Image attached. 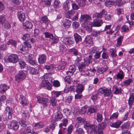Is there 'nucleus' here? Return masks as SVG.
Returning <instances> with one entry per match:
<instances>
[{
    "label": "nucleus",
    "mask_w": 134,
    "mask_h": 134,
    "mask_svg": "<svg viewBox=\"0 0 134 134\" xmlns=\"http://www.w3.org/2000/svg\"><path fill=\"white\" fill-rule=\"evenodd\" d=\"M85 127L89 131L92 132L93 131L95 134H103V130L98 128V130H97V127L96 126L92 125L87 123L85 125Z\"/></svg>",
    "instance_id": "f257e3e1"
},
{
    "label": "nucleus",
    "mask_w": 134,
    "mask_h": 134,
    "mask_svg": "<svg viewBox=\"0 0 134 134\" xmlns=\"http://www.w3.org/2000/svg\"><path fill=\"white\" fill-rule=\"evenodd\" d=\"M70 86L68 88V90L70 91H74L75 90L77 93H82L84 90L83 86L82 84H75Z\"/></svg>",
    "instance_id": "f03ea898"
},
{
    "label": "nucleus",
    "mask_w": 134,
    "mask_h": 134,
    "mask_svg": "<svg viewBox=\"0 0 134 134\" xmlns=\"http://www.w3.org/2000/svg\"><path fill=\"white\" fill-rule=\"evenodd\" d=\"M37 102L39 103L42 104L43 107H46L48 105V103L49 102V99L46 97H41L37 96H36Z\"/></svg>",
    "instance_id": "7ed1b4c3"
},
{
    "label": "nucleus",
    "mask_w": 134,
    "mask_h": 134,
    "mask_svg": "<svg viewBox=\"0 0 134 134\" xmlns=\"http://www.w3.org/2000/svg\"><path fill=\"white\" fill-rule=\"evenodd\" d=\"M62 41L64 44L67 46H70L74 43L73 39L71 37L67 36L62 38Z\"/></svg>",
    "instance_id": "20e7f679"
},
{
    "label": "nucleus",
    "mask_w": 134,
    "mask_h": 134,
    "mask_svg": "<svg viewBox=\"0 0 134 134\" xmlns=\"http://www.w3.org/2000/svg\"><path fill=\"white\" fill-rule=\"evenodd\" d=\"M99 91L100 93L104 94V97H109L112 95L111 89L106 87L100 88L99 90Z\"/></svg>",
    "instance_id": "39448f33"
},
{
    "label": "nucleus",
    "mask_w": 134,
    "mask_h": 134,
    "mask_svg": "<svg viewBox=\"0 0 134 134\" xmlns=\"http://www.w3.org/2000/svg\"><path fill=\"white\" fill-rule=\"evenodd\" d=\"M26 77L25 73L22 71H19L15 76V80L19 83L25 79Z\"/></svg>",
    "instance_id": "423d86ee"
},
{
    "label": "nucleus",
    "mask_w": 134,
    "mask_h": 134,
    "mask_svg": "<svg viewBox=\"0 0 134 134\" xmlns=\"http://www.w3.org/2000/svg\"><path fill=\"white\" fill-rule=\"evenodd\" d=\"M19 101L22 106L27 105L29 103L28 100L23 95L20 94L17 96Z\"/></svg>",
    "instance_id": "0eeeda50"
},
{
    "label": "nucleus",
    "mask_w": 134,
    "mask_h": 134,
    "mask_svg": "<svg viewBox=\"0 0 134 134\" xmlns=\"http://www.w3.org/2000/svg\"><path fill=\"white\" fill-rule=\"evenodd\" d=\"M19 60L18 55L15 54H12L10 55L8 58L9 62L13 63H16Z\"/></svg>",
    "instance_id": "6e6552de"
},
{
    "label": "nucleus",
    "mask_w": 134,
    "mask_h": 134,
    "mask_svg": "<svg viewBox=\"0 0 134 134\" xmlns=\"http://www.w3.org/2000/svg\"><path fill=\"white\" fill-rule=\"evenodd\" d=\"M8 127L10 129H12L14 131L17 130L19 128V126L18 123L15 120L11 122L8 125Z\"/></svg>",
    "instance_id": "1a4fd4ad"
},
{
    "label": "nucleus",
    "mask_w": 134,
    "mask_h": 134,
    "mask_svg": "<svg viewBox=\"0 0 134 134\" xmlns=\"http://www.w3.org/2000/svg\"><path fill=\"white\" fill-rule=\"evenodd\" d=\"M91 19V17L89 15L86 14L81 15L79 19L80 21L84 23H87Z\"/></svg>",
    "instance_id": "9d476101"
},
{
    "label": "nucleus",
    "mask_w": 134,
    "mask_h": 134,
    "mask_svg": "<svg viewBox=\"0 0 134 134\" xmlns=\"http://www.w3.org/2000/svg\"><path fill=\"white\" fill-rule=\"evenodd\" d=\"M84 43L89 47L93 45V42L92 39L90 36L88 35L86 36L85 39Z\"/></svg>",
    "instance_id": "9b49d317"
},
{
    "label": "nucleus",
    "mask_w": 134,
    "mask_h": 134,
    "mask_svg": "<svg viewBox=\"0 0 134 134\" xmlns=\"http://www.w3.org/2000/svg\"><path fill=\"white\" fill-rule=\"evenodd\" d=\"M63 116L62 113L59 111H58L55 113V115L52 117V119L54 121H58L60 120Z\"/></svg>",
    "instance_id": "f8f14e48"
},
{
    "label": "nucleus",
    "mask_w": 134,
    "mask_h": 134,
    "mask_svg": "<svg viewBox=\"0 0 134 134\" xmlns=\"http://www.w3.org/2000/svg\"><path fill=\"white\" fill-rule=\"evenodd\" d=\"M90 23L92 26L95 27L100 26L103 23L102 20L99 19H96L93 22Z\"/></svg>",
    "instance_id": "ddd939ff"
},
{
    "label": "nucleus",
    "mask_w": 134,
    "mask_h": 134,
    "mask_svg": "<svg viewBox=\"0 0 134 134\" xmlns=\"http://www.w3.org/2000/svg\"><path fill=\"white\" fill-rule=\"evenodd\" d=\"M46 79H43L42 80V84H60V82L57 80H54L53 79H52L48 81Z\"/></svg>",
    "instance_id": "4468645a"
},
{
    "label": "nucleus",
    "mask_w": 134,
    "mask_h": 134,
    "mask_svg": "<svg viewBox=\"0 0 134 134\" xmlns=\"http://www.w3.org/2000/svg\"><path fill=\"white\" fill-rule=\"evenodd\" d=\"M17 15L18 19L21 22H23L25 19V14L22 12H18Z\"/></svg>",
    "instance_id": "2eb2a0df"
},
{
    "label": "nucleus",
    "mask_w": 134,
    "mask_h": 134,
    "mask_svg": "<svg viewBox=\"0 0 134 134\" xmlns=\"http://www.w3.org/2000/svg\"><path fill=\"white\" fill-rule=\"evenodd\" d=\"M46 60V56L44 54L41 55L38 59V63L41 64H44Z\"/></svg>",
    "instance_id": "dca6fc26"
},
{
    "label": "nucleus",
    "mask_w": 134,
    "mask_h": 134,
    "mask_svg": "<svg viewBox=\"0 0 134 134\" xmlns=\"http://www.w3.org/2000/svg\"><path fill=\"white\" fill-rule=\"evenodd\" d=\"M69 51L70 52H72L74 55L76 56L77 57L80 56V55H81V53L78 51L74 48L69 49Z\"/></svg>",
    "instance_id": "f3484780"
},
{
    "label": "nucleus",
    "mask_w": 134,
    "mask_h": 134,
    "mask_svg": "<svg viewBox=\"0 0 134 134\" xmlns=\"http://www.w3.org/2000/svg\"><path fill=\"white\" fill-rule=\"evenodd\" d=\"M23 25L25 27V29H30L32 27V23L29 21H26L25 23H23Z\"/></svg>",
    "instance_id": "a211bd4d"
},
{
    "label": "nucleus",
    "mask_w": 134,
    "mask_h": 134,
    "mask_svg": "<svg viewBox=\"0 0 134 134\" xmlns=\"http://www.w3.org/2000/svg\"><path fill=\"white\" fill-rule=\"evenodd\" d=\"M9 88V87L5 84H1L0 85V92L2 93H4Z\"/></svg>",
    "instance_id": "6ab92c4d"
},
{
    "label": "nucleus",
    "mask_w": 134,
    "mask_h": 134,
    "mask_svg": "<svg viewBox=\"0 0 134 134\" xmlns=\"http://www.w3.org/2000/svg\"><path fill=\"white\" fill-rule=\"evenodd\" d=\"M105 11L104 9H103L99 13H96L93 14V18H101L103 14H105Z\"/></svg>",
    "instance_id": "aec40b11"
},
{
    "label": "nucleus",
    "mask_w": 134,
    "mask_h": 134,
    "mask_svg": "<svg viewBox=\"0 0 134 134\" xmlns=\"http://www.w3.org/2000/svg\"><path fill=\"white\" fill-rule=\"evenodd\" d=\"M88 111L87 113L88 115L91 114V113L96 112L97 110V108L96 107L94 106H92L90 108H88Z\"/></svg>",
    "instance_id": "412c9836"
},
{
    "label": "nucleus",
    "mask_w": 134,
    "mask_h": 134,
    "mask_svg": "<svg viewBox=\"0 0 134 134\" xmlns=\"http://www.w3.org/2000/svg\"><path fill=\"white\" fill-rule=\"evenodd\" d=\"M64 80L65 82H67V83L69 84L71 83V81L72 82H73V83L75 84V83H76L78 82L77 80H74L73 81L72 79L71 78H70V77L66 76L64 78Z\"/></svg>",
    "instance_id": "4be33fe9"
},
{
    "label": "nucleus",
    "mask_w": 134,
    "mask_h": 134,
    "mask_svg": "<svg viewBox=\"0 0 134 134\" xmlns=\"http://www.w3.org/2000/svg\"><path fill=\"white\" fill-rule=\"evenodd\" d=\"M74 37L76 43H77L80 41H81L82 40L81 37L77 33H75L74 35Z\"/></svg>",
    "instance_id": "5701e85b"
},
{
    "label": "nucleus",
    "mask_w": 134,
    "mask_h": 134,
    "mask_svg": "<svg viewBox=\"0 0 134 134\" xmlns=\"http://www.w3.org/2000/svg\"><path fill=\"white\" fill-rule=\"evenodd\" d=\"M71 3L69 2H65L64 3L63 8L64 10L67 11L69 9L70 5L71 4Z\"/></svg>",
    "instance_id": "b1692460"
},
{
    "label": "nucleus",
    "mask_w": 134,
    "mask_h": 134,
    "mask_svg": "<svg viewBox=\"0 0 134 134\" xmlns=\"http://www.w3.org/2000/svg\"><path fill=\"white\" fill-rule=\"evenodd\" d=\"M75 11L73 10L69 11L65 14V17L68 18H70L75 14Z\"/></svg>",
    "instance_id": "393cba45"
},
{
    "label": "nucleus",
    "mask_w": 134,
    "mask_h": 134,
    "mask_svg": "<svg viewBox=\"0 0 134 134\" xmlns=\"http://www.w3.org/2000/svg\"><path fill=\"white\" fill-rule=\"evenodd\" d=\"M66 66V63L64 61H61L60 65L58 67V70H64Z\"/></svg>",
    "instance_id": "a878e982"
},
{
    "label": "nucleus",
    "mask_w": 134,
    "mask_h": 134,
    "mask_svg": "<svg viewBox=\"0 0 134 134\" xmlns=\"http://www.w3.org/2000/svg\"><path fill=\"white\" fill-rule=\"evenodd\" d=\"M31 126H29L25 128L24 130L22 131V132L24 134H27L31 133Z\"/></svg>",
    "instance_id": "bb28decb"
},
{
    "label": "nucleus",
    "mask_w": 134,
    "mask_h": 134,
    "mask_svg": "<svg viewBox=\"0 0 134 134\" xmlns=\"http://www.w3.org/2000/svg\"><path fill=\"white\" fill-rule=\"evenodd\" d=\"M68 120L66 119H64L62 120V123L60 124L59 125V127L62 128L63 126L66 127L68 124Z\"/></svg>",
    "instance_id": "cd10ccee"
},
{
    "label": "nucleus",
    "mask_w": 134,
    "mask_h": 134,
    "mask_svg": "<svg viewBox=\"0 0 134 134\" xmlns=\"http://www.w3.org/2000/svg\"><path fill=\"white\" fill-rule=\"evenodd\" d=\"M44 126L43 123L42 122H39L35 124L34 127L35 129L42 128Z\"/></svg>",
    "instance_id": "c85d7f7f"
},
{
    "label": "nucleus",
    "mask_w": 134,
    "mask_h": 134,
    "mask_svg": "<svg viewBox=\"0 0 134 134\" xmlns=\"http://www.w3.org/2000/svg\"><path fill=\"white\" fill-rule=\"evenodd\" d=\"M71 22L69 20L66 19L65 20V21L63 24V25L66 29H68L70 27Z\"/></svg>",
    "instance_id": "c756f323"
},
{
    "label": "nucleus",
    "mask_w": 134,
    "mask_h": 134,
    "mask_svg": "<svg viewBox=\"0 0 134 134\" xmlns=\"http://www.w3.org/2000/svg\"><path fill=\"white\" fill-rule=\"evenodd\" d=\"M50 104L53 106H55L57 103V99L53 97L50 98Z\"/></svg>",
    "instance_id": "7c9ffc66"
},
{
    "label": "nucleus",
    "mask_w": 134,
    "mask_h": 134,
    "mask_svg": "<svg viewBox=\"0 0 134 134\" xmlns=\"http://www.w3.org/2000/svg\"><path fill=\"white\" fill-rule=\"evenodd\" d=\"M92 59L91 56L89 55L88 58H86L84 59V64L85 65L88 66L91 62V60Z\"/></svg>",
    "instance_id": "2f4dec72"
},
{
    "label": "nucleus",
    "mask_w": 134,
    "mask_h": 134,
    "mask_svg": "<svg viewBox=\"0 0 134 134\" xmlns=\"http://www.w3.org/2000/svg\"><path fill=\"white\" fill-rule=\"evenodd\" d=\"M5 110L8 112V118L10 119L12 117V108L9 107H7L6 108Z\"/></svg>",
    "instance_id": "473e14b6"
},
{
    "label": "nucleus",
    "mask_w": 134,
    "mask_h": 134,
    "mask_svg": "<svg viewBox=\"0 0 134 134\" xmlns=\"http://www.w3.org/2000/svg\"><path fill=\"white\" fill-rule=\"evenodd\" d=\"M103 118L101 113H97L96 115V120L98 122H100L102 120Z\"/></svg>",
    "instance_id": "72a5a7b5"
},
{
    "label": "nucleus",
    "mask_w": 134,
    "mask_h": 134,
    "mask_svg": "<svg viewBox=\"0 0 134 134\" xmlns=\"http://www.w3.org/2000/svg\"><path fill=\"white\" fill-rule=\"evenodd\" d=\"M8 45L11 44L12 46H14V47H16V41L13 40H10L7 43Z\"/></svg>",
    "instance_id": "f704fd0d"
},
{
    "label": "nucleus",
    "mask_w": 134,
    "mask_h": 134,
    "mask_svg": "<svg viewBox=\"0 0 134 134\" xmlns=\"http://www.w3.org/2000/svg\"><path fill=\"white\" fill-rule=\"evenodd\" d=\"M121 124V121H118L115 122L111 123L110 125L111 127L117 128L120 126Z\"/></svg>",
    "instance_id": "c9c22d12"
},
{
    "label": "nucleus",
    "mask_w": 134,
    "mask_h": 134,
    "mask_svg": "<svg viewBox=\"0 0 134 134\" xmlns=\"http://www.w3.org/2000/svg\"><path fill=\"white\" fill-rule=\"evenodd\" d=\"M109 51L111 53V55L113 58L115 57L117 55L116 54V50L115 49H110Z\"/></svg>",
    "instance_id": "e433bc0d"
},
{
    "label": "nucleus",
    "mask_w": 134,
    "mask_h": 134,
    "mask_svg": "<svg viewBox=\"0 0 134 134\" xmlns=\"http://www.w3.org/2000/svg\"><path fill=\"white\" fill-rule=\"evenodd\" d=\"M29 116V113L26 111H24L22 114V119H25Z\"/></svg>",
    "instance_id": "4c0bfd02"
},
{
    "label": "nucleus",
    "mask_w": 134,
    "mask_h": 134,
    "mask_svg": "<svg viewBox=\"0 0 134 134\" xmlns=\"http://www.w3.org/2000/svg\"><path fill=\"white\" fill-rule=\"evenodd\" d=\"M45 35L46 38H49L50 39H52L53 38V35L48 32H45L43 33Z\"/></svg>",
    "instance_id": "58836bf2"
},
{
    "label": "nucleus",
    "mask_w": 134,
    "mask_h": 134,
    "mask_svg": "<svg viewBox=\"0 0 134 134\" xmlns=\"http://www.w3.org/2000/svg\"><path fill=\"white\" fill-rule=\"evenodd\" d=\"M93 26H92L91 24V23L89 22L87 24V25L85 26L86 30L89 32H91L92 30V27Z\"/></svg>",
    "instance_id": "ea45409f"
},
{
    "label": "nucleus",
    "mask_w": 134,
    "mask_h": 134,
    "mask_svg": "<svg viewBox=\"0 0 134 134\" xmlns=\"http://www.w3.org/2000/svg\"><path fill=\"white\" fill-rule=\"evenodd\" d=\"M76 124L75 126L76 127H78V126H77V123L80 124L81 123H84L85 120L83 119H82L81 117H78L76 118Z\"/></svg>",
    "instance_id": "a19ab883"
},
{
    "label": "nucleus",
    "mask_w": 134,
    "mask_h": 134,
    "mask_svg": "<svg viewBox=\"0 0 134 134\" xmlns=\"http://www.w3.org/2000/svg\"><path fill=\"white\" fill-rule=\"evenodd\" d=\"M19 64L21 69L24 68L26 65L25 62L22 59L19 61Z\"/></svg>",
    "instance_id": "79ce46f5"
},
{
    "label": "nucleus",
    "mask_w": 134,
    "mask_h": 134,
    "mask_svg": "<svg viewBox=\"0 0 134 134\" xmlns=\"http://www.w3.org/2000/svg\"><path fill=\"white\" fill-rule=\"evenodd\" d=\"M130 124L128 122H126L122 125L121 126V129L123 130L128 129L130 127Z\"/></svg>",
    "instance_id": "37998d69"
},
{
    "label": "nucleus",
    "mask_w": 134,
    "mask_h": 134,
    "mask_svg": "<svg viewBox=\"0 0 134 134\" xmlns=\"http://www.w3.org/2000/svg\"><path fill=\"white\" fill-rule=\"evenodd\" d=\"M63 93V92L62 91H53L51 92L52 95H54L56 96V97H58L60 95H61Z\"/></svg>",
    "instance_id": "c03bdc74"
},
{
    "label": "nucleus",
    "mask_w": 134,
    "mask_h": 134,
    "mask_svg": "<svg viewBox=\"0 0 134 134\" xmlns=\"http://www.w3.org/2000/svg\"><path fill=\"white\" fill-rule=\"evenodd\" d=\"M87 110L88 106L86 105L82 107L80 111V114H82L85 113Z\"/></svg>",
    "instance_id": "a18cd8bd"
},
{
    "label": "nucleus",
    "mask_w": 134,
    "mask_h": 134,
    "mask_svg": "<svg viewBox=\"0 0 134 134\" xmlns=\"http://www.w3.org/2000/svg\"><path fill=\"white\" fill-rule=\"evenodd\" d=\"M85 65L83 63L80 64L78 65V67L79 70L81 72H84V70L85 68Z\"/></svg>",
    "instance_id": "49530a36"
},
{
    "label": "nucleus",
    "mask_w": 134,
    "mask_h": 134,
    "mask_svg": "<svg viewBox=\"0 0 134 134\" xmlns=\"http://www.w3.org/2000/svg\"><path fill=\"white\" fill-rule=\"evenodd\" d=\"M85 1L86 0H78L77 2L79 7H83L85 4Z\"/></svg>",
    "instance_id": "de8ad7c7"
},
{
    "label": "nucleus",
    "mask_w": 134,
    "mask_h": 134,
    "mask_svg": "<svg viewBox=\"0 0 134 134\" xmlns=\"http://www.w3.org/2000/svg\"><path fill=\"white\" fill-rule=\"evenodd\" d=\"M6 21L5 15L2 14L0 15V24H3Z\"/></svg>",
    "instance_id": "09e8293b"
},
{
    "label": "nucleus",
    "mask_w": 134,
    "mask_h": 134,
    "mask_svg": "<svg viewBox=\"0 0 134 134\" xmlns=\"http://www.w3.org/2000/svg\"><path fill=\"white\" fill-rule=\"evenodd\" d=\"M123 37L122 36H120L118 38L116 45L117 46H119L121 45Z\"/></svg>",
    "instance_id": "8fccbe9b"
},
{
    "label": "nucleus",
    "mask_w": 134,
    "mask_h": 134,
    "mask_svg": "<svg viewBox=\"0 0 134 134\" xmlns=\"http://www.w3.org/2000/svg\"><path fill=\"white\" fill-rule=\"evenodd\" d=\"M41 86L43 87L44 88L48 90H51L52 85L51 84H41Z\"/></svg>",
    "instance_id": "3c124183"
},
{
    "label": "nucleus",
    "mask_w": 134,
    "mask_h": 134,
    "mask_svg": "<svg viewBox=\"0 0 134 134\" xmlns=\"http://www.w3.org/2000/svg\"><path fill=\"white\" fill-rule=\"evenodd\" d=\"M108 68L106 67V68H98V71L100 74H102L104 72L106 71L108 69Z\"/></svg>",
    "instance_id": "603ef678"
},
{
    "label": "nucleus",
    "mask_w": 134,
    "mask_h": 134,
    "mask_svg": "<svg viewBox=\"0 0 134 134\" xmlns=\"http://www.w3.org/2000/svg\"><path fill=\"white\" fill-rule=\"evenodd\" d=\"M106 126L105 123L102 122L99 124L98 128L103 130L106 127Z\"/></svg>",
    "instance_id": "864d4df0"
},
{
    "label": "nucleus",
    "mask_w": 134,
    "mask_h": 134,
    "mask_svg": "<svg viewBox=\"0 0 134 134\" xmlns=\"http://www.w3.org/2000/svg\"><path fill=\"white\" fill-rule=\"evenodd\" d=\"M30 35L28 34H25L23 35L22 39L24 40L27 41L29 40Z\"/></svg>",
    "instance_id": "5fc2aeb1"
},
{
    "label": "nucleus",
    "mask_w": 134,
    "mask_h": 134,
    "mask_svg": "<svg viewBox=\"0 0 134 134\" xmlns=\"http://www.w3.org/2000/svg\"><path fill=\"white\" fill-rule=\"evenodd\" d=\"M18 49L19 52L23 54L25 53V48L22 46H20V47H18Z\"/></svg>",
    "instance_id": "6e6d98bb"
},
{
    "label": "nucleus",
    "mask_w": 134,
    "mask_h": 134,
    "mask_svg": "<svg viewBox=\"0 0 134 134\" xmlns=\"http://www.w3.org/2000/svg\"><path fill=\"white\" fill-rule=\"evenodd\" d=\"M76 133L77 134H84V131L81 128H79L76 129Z\"/></svg>",
    "instance_id": "4d7b16f0"
},
{
    "label": "nucleus",
    "mask_w": 134,
    "mask_h": 134,
    "mask_svg": "<svg viewBox=\"0 0 134 134\" xmlns=\"http://www.w3.org/2000/svg\"><path fill=\"white\" fill-rule=\"evenodd\" d=\"M30 72L32 75H35L37 73V70L33 67L30 68Z\"/></svg>",
    "instance_id": "13d9d810"
},
{
    "label": "nucleus",
    "mask_w": 134,
    "mask_h": 134,
    "mask_svg": "<svg viewBox=\"0 0 134 134\" xmlns=\"http://www.w3.org/2000/svg\"><path fill=\"white\" fill-rule=\"evenodd\" d=\"M52 40V41L51 42L52 44H54L57 43L58 42V37H57L53 36V38L52 39H51Z\"/></svg>",
    "instance_id": "bf43d9fd"
},
{
    "label": "nucleus",
    "mask_w": 134,
    "mask_h": 134,
    "mask_svg": "<svg viewBox=\"0 0 134 134\" xmlns=\"http://www.w3.org/2000/svg\"><path fill=\"white\" fill-rule=\"evenodd\" d=\"M23 120L24 119H21L19 122V123L21 126L25 127L26 126V122L25 121Z\"/></svg>",
    "instance_id": "052dcab7"
},
{
    "label": "nucleus",
    "mask_w": 134,
    "mask_h": 134,
    "mask_svg": "<svg viewBox=\"0 0 134 134\" xmlns=\"http://www.w3.org/2000/svg\"><path fill=\"white\" fill-rule=\"evenodd\" d=\"M100 33V32L99 31H94L92 32V34L93 37H97L99 35Z\"/></svg>",
    "instance_id": "680f3d73"
},
{
    "label": "nucleus",
    "mask_w": 134,
    "mask_h": 134,
    "mask_svg": "<svg viewBox=\"0 0 134 134\" xmlns=\"http://www.w3.org/2000/svg\"><path fill=\"white\" fill-rule=\"evenodd\" d=\"M73 128V126L71 124L69 126L68 129V134H71L72 132Z\"/></svg>",
    "instance_id": "e2e57ef3"
},
{
    "label": "nucleus",
    "mask_w": 134,
    "mask_h": 134,
    "mask_svg": "<svg viewBox=\"0 0 134 134\" xmlns=\"http://www.w3.org/2000/svg\"><path fill=\"white\" fill-rule=\"evenodd\" d=\"M82 93H77V94L75 95V99H81L82 97Z\"/></svg>",
    "instance_id": "0e129e2a"
},
{
    "label": "nucleus",
    "mask_w": 134,
    "mask_h": 134,
    "mask_svg": "<svg viewBox=\"0 0 134 134\" xmlns=\"http://www.w3.org/2000/svg\"><path fill=\"white\" fill-rule=\"evenodd\" d=\"M63 111L65 115L67 116L69 115L70 114V111L68 109H64L63 110Z\"/></svg>",
    "instance_id": "69168bd1"
},
{
    "label": "nucleus",
    "mask_w": 134,
    "mask_h": 134,
    "mask_svg": "<svg viewBox=\"0 0 134 134\" xmlns=\"http://www.w3.org/2000/svg\"><path fill=\"white\" fill-rule=\"evenodd\" d=\"M123 72L122 71H120V73H119L117 75V77L119 79H122L123 78L124 75H123Z\"/></svg>",
    "instance_id": "338daca9"
},
{
    "label": "nucleus",
    "mask_w": 134,
    "mask_h": 134,
    "mask_svg": "<svg viewBox=\"0 0 134 134\" xmlns=\"http://www.w3.org/2000/svg\"><path fill=\"white\" fill-rule=\"evenodd\" d=\"M41 20L43 22L45 23H47L49 20L47 16H44L41 18Z\"/></svg>",
    "instance_id": "774afa93"
}]
</instances>
